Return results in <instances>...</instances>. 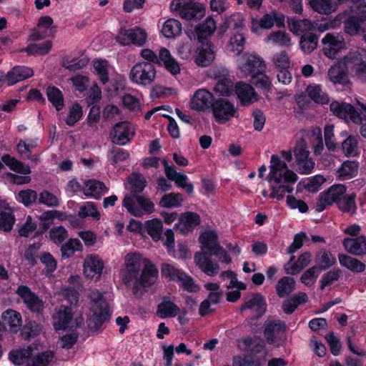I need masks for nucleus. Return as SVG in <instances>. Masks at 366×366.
<instances>
[{
    "label": "nucleus",
    "instance_id": "nucleus-1",
    "mask_svg": "<svg viewBox=\"0 0 366 366\" xmlns=\"http://www.w3.org/2000/svg\"><path fill=\"white\" fill-rule=\"evenodd\" d=\"M269 169L267 181L271 191L269 197L280 201L286 194L293 192V184L297 182L298 177L285 161L275 154L271 156Z\"/></svg>",
    "mask_w": 366,
    "mask_h": 366
},
{
    "label": "nucleus",
    "instance_id": "nucleus-2",
    "mask_svg": "<svg viewBox=\"0 0 366 366\" xmlns=\"http://www.w3.org/2000/svg\"><path fill=\"white\" fill-rule=\"evenodd\" d=\"M199 241L201 244V252L195 254L194 262L206 274L214 276L219 272L220 267L219 264L213 262L209 255L220 247L217 234L212 230L204 231L200 234Z\"/></svg>",
    "mask_w": 366,
    "mask_h": 366
},
{
    "label": "nucleus",
    "instance_id": "nucleus-3",
    "mask_svg": "<svg viewBox=\"0 0 366 366\" xmlns=\"http://www.w3.org/2000/svg\"><path fill=\"white\" fill-rule=\"evenodd\" d=\"M62 297V305L53 316V325L55 330L73 329L79 325V322L73 318L71 306L76 305L79 300V293L74 288H66L59 294Z\"/></svg>",
    "mask_w": 366,
    "mask_h": 366
},
{
    "label": "nucleus",
    "instance_id": "nucleus-4",
    "mask_svg": "<svg viewBox=\"0 0 366 366\" xmlns=\"http://www.w3.org/2000/svg\"><path fill=\"white\" fill-rule=\"evenodd\" d=\"M87 297L89 300L88 326L92 330H97L103 322L109 320L111 315L109 305L105 300L104 294L97 289L90 290Z\"/></svg>",
    "mask_w": 366,
    "mask_h": 366
},
{
    "label": "nucleus",
    "instance_id": "nucleus-5",
    "mask_svg": "<svg viewBox=\"0 0 366 366\" xmlns=\"http://www.w3.org/2000/svg\"><path fill=\"white\" fill-rule=\"evenodd\" d=\"M237 73L240 77H255L262 71H265L264 60L256 53L246 52L236 60Z\"/></svg>",
    "mask_w": 366,
    "mask_h": 366
},
{
    "label": "nucleus",
    "instance_id": "nucleus-6",
    "mask_svg": "<svg viewBox=\"0 0 366 366\" xmlns=\"http://www.w3.org/2000/svg\"><path fill=\"white\" fill-rule=\"evenodd\" d=\"M150 262L138 252H130L125 255L124 264L120 269V277L126 285L132 282L139 276L144 265Z\"/></svg>",
    "mask_w": 366,
    "mask_h": 366
},
{
    "label": "nucleus",
    "instance_id": "nucleus-7",
    "mask_svg": "<svg viewBox=\"0 0 366 366\" xmlns=\"http://www.w3.org/2000/svg\"><path fill=\"white\" fill-rule=\"evenodd\" d=\"M129 78L133 84L145 87L150 86L157 78L156 67L152 63L139 61L131 68Z\"/></svg>",
    "mask_w": 366,
    "mask_h": 366
},
{
    "label": "nucleus",
    "instance_id": "nucleus-8",
    "mask_svg": "<svg viewBox=\"0 0 366 366\" xmlns=\"http://www.w3.org/2000/svg\"><path fill=\"white\" fill-rule=\"evenodd\" d=\"M169 9L172 12L176 13L186 20L201 17L204 13L202 4L194 0H172L169 4Z\"/></svg>",
    "mask_w": 366,
    "mask_h": 366
},
{
    "label": "nucleus",
    "instance_id": "nucleus-9",
    "mask_svg": "<svg viewBox=\"0 0 366 366\" xmlns=\"http://www.w3.org/2000/svg\"><path fill=\"white\" fill-rule=\"evenodd\" d=\"M122 206L134 217L151 214L154 210V204L151 199L139 195H125L122 201Z\"/></svg>",
    "mask_w": 366,
    "mask_h": 366
},
{
    "label": "nucleus",
    "instance_id": "nucleus-10",
    "mask_svg": "<svg viewBox=\"0 0 366 366\" xmlns=\"http://www.w3.org/2000/svg\"><path fill=\"white\" fill-rule=\"evenodd\" d=\"M295 156L294 167L300 174H309L315 168V161L310 157L306 142L300 139L297 142L293 149Z\"/></svg>",
    "mask_w": 366,
    "mask_h": 366
},
{
    "label": "nucleus",
    "instance_id": "nucleus-11",
    "mask_svg": "<svg viewBox=\"0 0 366 366\" xmlns=\"http://www.w3.org/2000/svg\"><path fill=\"white\" fill-rule=\"evenodd\" d=\"M159 272L155 266L151 262L144 265L142 269L141 274L134 280L132 284V291L135 295H142L143 292L147 288L153 286L157 282Z\"/></svg>",
    "mask_w": 366,
    "mask_h": 366
},
{
    "label": "nucleus",
    "instance_id": "nucleus-12",
    "mask_svg": "<svg viewBox=\"0 0 366 366\" xmlns=\"http://www.w3.org/2000/svg\"><path fill=\"white\" fill-rule=\"evenodd\" d=\"M148 38L145 29L139 26L125 29L121 28L117 34L116 41L123 46L134 44L137 46H144Z\"/></svg>",
    "mask_w": 366,
    "mask_h": 366
},
{
    "label": "nucleus",
    "instance_id": "nucleus-13",
    "mask_svg": "<svg viewBox=\"0 0 366 366\" xmlns=\"http://www.w3.org/2000/svg\"><path fill=\"white\" fill-rule=\"evenodd\" d=\"M323 54L330 59H335L347 49L344 37L339 34L327 33L321 40Z\"/></svg>",
    "mask_w": 366,
    "mask_h": 366
},
{
    "label": "nucleus",
    "instance_id": "nucleus-14",
    "mask_svg": "<svg viewBox=\"0 0 366 366\" xmlns=\"http://www.w3.org/2000/svg\"><path fill=\"white\" fill-rule=\"evenodd\" d=\"M212 111L214 120L219 124H225L238 116L234 104L225 99H215Z\"/></svg>",
    "mask_w": 366,
    "mask_h": 366
},
{
    "label": "nucleus",
    "instance_id": "nucleus-15",
    "mask_svg": "<svg viewBox=\"0 0 366 366\" xmlns=\"http://www.w3.org/2000/svg\"><path fill=\"white\" fill-rule=\"evenodd\" d=\"M135 134V127L129 122L117 123L110 132V138L113 143L125 145L129 142Z\"/></svg>",
    "mask_w": 366,
    "mask_h": 366
},
{
    "label": "nucleus",
    "instance_id": "nucleus-16",
    "mask_svg": "<svg viewBox=\"0 0 366 366\" xmlns=\"http://www.w3.org/2000/svg\"><path fill=\"white\" fill-rule=\"evenodd\" d=\"M104 262L102 257L96 254L86 256L83 262V274L86 278L99 280L103 273Z\"/></svg>",
    "mask_w": 366,
    "mask_h": 366
},
{
    "label": "nucleus",
    "instance_id": "nucleus-17",
    "mask_svg": "<svg viewBox=\"0 0 366 366\" xmlns=\"http://www.w3.org/2000/svg\"><path fill=\"white\" fill-rule=\"evenodd\" d=\"M346 192L344 184H335L330 187L325 192L321 194L315 206L317 212L323 211L327 206L335 202H339Z\"/></svg>",
    "mask_w": 366,
    "mask_h": 366
},
{
    "label": "nucleus",
    "instance_id": "nucleus-18",
    "mask_svg": "<svg viewBox=\"0 0 366 366\" xmlns=\"http://www.w3.org/2000/svg\"><path fill=\"white\" fill-rule=\"evenodd\" d=\"M214 95L205 89H197L189 102V108L197 112H207L212 109L214 102Z\"/></svg>",
    "mask_w": 366,
    "mask_h": 366
},
{
    "label": "nucleus",
    "instance_id": "nucleus-19",
    "mask_svg": "<svg viewBox=\"0 0 366 366\" xmlns=\"http://www.w3.org/2000/svg\"><path fill=\"white\" fill-rule=\"evenodd\" d=\"M16 293L21 298L26 307L32 312L39 314L44 309V302L27 286L20 285Z\"/></svg>",
    "mask_w": 366,
    "mask_h": 366
},
{
    "label": "nucleus",
    "instance_id": "nucleus-20",
    "mask_svg": "<svg viewBox=\"0 0 366 366\" xmlns=\"http://www.w3.org/2000/svg\"><path fill=\"white\" fill-rule=\"evenodd\" d=\"M274 24L279 28L283 27L285 26V16L273 10L270 13L264 14L259 21L253 19L251 30L254 33H257L259 28L270 29Z\"/></svg>",
    "mask_w": 366,
    "mask_h": 366
},
{
    "label": "nucleus",
    "instance_id": "nucleus-21",
    "mask_svg": "<svg viewBox=\"0 0 366 366\" xmlns=\"http://www.w3.org/2000/svg\"><path fill=\"white\" fill-rule=\"evenodd\" d=\"M330 107V111L335 116L341 119H350L355 124H360L362 122L361 116L350 104L334 101L331 102Z\"/></svg>",
    "mask_w": 366,
    "mask_h": 366
},
{
    "label": "nucleus",
    "instance_id": "nucleus-22",
    "mask_svg": "<svg viewBox=\"0 0 366 366\" xmlns=\"http://www.w3.org/2000/svg\"><path fill=\"white\" fill-rule=\"evenodd\" d=\"M162 162L167 179L174 182L178 187L184 189L188 194H192L194 186L191 182H187V176L184 173L177 172L175 167L169 165L165 159H162Z\"/></svg>",
    "mask_w": 366,
    "mask_h": 366
},
{
    "label": "nucleus",
    "instance_id": "nucleus-23",
    "mask_svg": "<svg viewBox=\"0 0 366 366\" xmlns=\"http://www.w3.org/2000/svg\"><path fill=\"white\" fill-rule=\"evenodd\" d=\"M21 325V317L20 313L12 310H6L2 314L0 320V338H2L4 332L16 331Z\"/></svg>",
    "mask_w": 366,
    "mask_h": 366
},
{
    "label": "nucleus",
    "instance_id": "nucleus-24",
    "mask_svg": "<svg viewBox=\"0 0 366 366\" xmlns=\"http://www.w3.org/2000/svg\"><path fill=\"white\" fill-rule=\"evenodd\" d=\"M267 305L264 297L259 293L252 294L247 296L240 310H246L251 311L255 316L259 317L266 311Z\"/></svg>",
    "mask_w": 366,
    "mask_h": 366
},
{
    "label": "nucleus",
    "instance_id": "nucleus-25",
    "mask_svg": "<svg viewBox=\"0 0 366 366\" xmlns=\"http://www.w3.org/2000/svg\"><path fill=\"white\" fill-rule=\"evenodd\" d=\"M234 93L242 106H249L257 101V95L249 84L239 81L234 85Z\"/></svg>",
    "mask_w": 366,
    "mask_h": 366
},
{
    "label": "nucleus",
    "instance_id": "nucleus-26",
    "mask_svg": "<svg viewBox=\"0 0 366 366\" xmlns=\"http://www.w3.org/2000/svg\"><path fill=\"white\" fill-rule=\"evenodd\" d=\"M201 222L199 215L195 212H186L182 213L178 223L174 226L177 231L182 234H187L192 232Z\"/></svg>",
    "mask_w": 366,
    "mask_h": 366
},
{
    "label": "nucleus",
    "instance_id": "nucleus-27",
    "mask_svg": "<svg viewBox=\"0 0 366 366\" xmlns=\"http://www.w3.org/2000/svg\"><path fill=\"white\" fill-rule=\"evenodd\" d=\"M214 46L209 41L202 43L194 55V61L198 66H207L214 59Z\"/></svg>",
    "mask_w": 366,
    "mask_h": 366
},
{
    "label": "nucleus",
    "instance_id": "nucleus-28",
    "mask_svg": "<svg viewBox=\"0 0 366 366\" xmlns=\"http://www.w3.org/2000/svg\"><path fill=\"white\" fill-rule=\"evenodd\" d=\"M33 75L34 71L31 68L25 66H16L8 71L6 75L4 74V80L9 86H11Z\"/></svg>",
    "mask_w": 366,
    "mask_h": 366
},
{
    "label": "nucleus",
    "instance_id": "nucleus-29",
    "mask_svg": "<svg viewBox=\"0 0 366 366\" xmlns=\"http://www.w3.org/2000/svg\"><path fill=\"white\" fill-rule=\"evenodd\" d=\"M54 32L53 19L45 16L39 19L35 30L30 36L31 40H39L51 36Z\"/></svg>",
    "mask_w": 366,
    "mask_h": 366
},
{
    "label": "nucleus",
    "instance_id": "nucleus-30",
    "mask_svg": "<svg viewBox=\"0 0 366 366\" xmlns=\"http://www.w3.org/2000/svg\"><path fill=\"white\" fill-rule=\"evenodd\" d=\"M348 69L342 64H340L338 59L337 64L329 69L327 72L328 78L335 84H338L346 86L350 83Z\"/></svg>",
    "mask_w": 366,
    "mask_h": 366
},
{
    "label": "nucleus",
    "instance_id": "nucleus-31",
    "mask_svg": "<svg viewBox=\"0 0 366 366\" xmlns=\"http://www.w3.org/2000/svg\"><path fill=\"white\" fill-rule=\"evenodd\" d=\"M159 64H163L166 70L172 75L180 73L179 64L172 56L170 51L164 47L161 48L159 51Z\"/></svg>",
    "mask_w": 366,
    "mask_h": 366
},
{
    "label": "nucleus",
    "instance_id": "nucleus-32",
    "mask_svg": "<svg viewBox=\"0 0 366 366\" xmlns=\"http://www.w3.org/2000/svg\"><path fill=\"white\" fill-rule=\"evenodd\" d=\"M294 257L285 265V270L287 274L295 275L300 272L304 268L308 266L312 260V255L310 252L302 254L298 259L293 262Z\"/></svg>",
    "mask_w": 366,
    "mask_h": 366
},
{
    "label": "nucleus",
    "instance_id": "nucleus-33",
    "mask_svg": "<svg viewBox=\"0 0 366 366\" xmlns=\"http://www.w3.org/2000/svg\"><path fill=\"white\" fill-rule=\"evenodd\" d=\"M345 249L354 255L366 254V237L363 236L357 238H345L343 241Z\"/></svg>",
    "mask_w": 366,
    "mask_h": 366
},
{
    "label": "nucleus",
    "instance_id": "nucleus-34",
    "mask_svg": "<svg viewBox=\"0 0 366 366\" xmlns=\"http://www.w3.org/2000/svg\"><path fill=\"white\" fill-rule=\"evenodd\" d=\"M108 188L105 184L96 179H89L84 182V194L91 198L99 199L106 194Z\"/></svg>",
    "mask_w": 366,
    "mask_h": 366
},
{
    "label": "nucleus",
    "instance_id": "nucleus-35",
    "mask_svg": "<svg viewBox=\"0 0 366 366\" xmlns=\"http://www.w3.org/2000/svg\"><path fill=\"white\" fill-rule=\"evenodd\" d=\"M92 66L94 72L97 75L100 81L103 84H107L109 80V76L114 70L108 61L102 59H97L93 60Z\"/></svg>",
    "mask_w": 366,
    "mask_h": 366
},
{
    "label": "nucleus",
    "instance_id": "nucleus-36",
    "mask_svg": "<svg viewBox=\"0 0 366 366\" xmlns=\"http://www.w3.org/2000/svg\"><path fill=\"white\" fill-rule=\"evenodd\" d=\"M285 326L280 321L267 322L264 327V336L268 342H274L280 339L285 332Z\"/></svg>",
    "mask_w": 366,
    "mask_h": 366
},
{
    "label": "nucleus",
    "instance_id": "nucleus-37",
    "mask_svg": "<svg viewBox=\"0 0 366 366\" xmlns=\"http://www.w3.org/2000/svg\"><path fill=\"white\" fill-rule=\"evenodd\" d=\"M359 164L355 161H345L337 170L338 179L344 181L350 179L357 174Z\"/></svg>",
    "mask_w": 366,
    "mask_h": 366
},
{
    "label": "nucleus",
    "instance_id": "nucleus-38",
    "mask_svg": "<svg viewBox=\"0 0 366 366\" xmlns=\"http://www.w3.org/2000/svg\"><path fill=\"white\" fill-rule=\"evenodd\" d=\"M182 26L181 22L175 19L170 18L162 24L161 32L167 39H173L182 34Z\"/></svg>",
    "mask_w": 366,
    "mask_h": 366
},
{
    "label": "nucleus",
    "instance_id": "nucleus-39",
    "mask_svg": "<svg viewBox=\"0 0 366 366\" xmlns=\"http://www.w3.org/2000/svg\"><path fill=\"white\" fill-rule=\"evenodd\" d=\"M287 24L289 29L295 34H310L313 30L314 25L308 19L298 20L295 18H288Z\"/></svg>",
    "mask_w": 366,
    "mask_h": 366
},
{
    "label": "nucleus",
    "instance_id": "nucleus-40",
    "mask_svg": "<svg viewBox=\"0 0 366 366\" xmlns=\"http://www.w3.org/2000/svg\"><path fill=\"white\" fill-rule=\"evenodd\" d=\"M216 27V21L212 17H207L204 22L197 25L195 31L199 41L202 43L204 39L212 36Z\"/></svg>",
    "mask_w": 366,
    "mask_h": 366
},
{
    "label": "nucleus",
    "instance_id": "nucleus-41",
    "mask_svg": "<svg viewBox=\"0 0 366 366\" xmlns=\"http://www.w3.org/2000/svg\"><path fill=\"white\" fill-rule=\"evenodd\" d=\"M32 350L31 347H27L23 350H16L9 352V358L11 362L16 365L28 366L31 364V356Z\"/></svg>",
    "mask_w": 366,
    "mask_h": 366
},
{
    "label": "nucleus",
    "instance_id": "nucleus-42",
    "mask_svg": "<svg viewBox=\"0 0 366 366\" xmlns=\"http://www.w3.org/2000/svg\"><path fill=\"white\" fill-rule=\"evenodd\" d=\"M179 311V307L167 298H164L157 307V314L162 318L174 317Z\"/></svg>",
    "mask_w": 366,
    "mask_h": 366
},
{
    "label": "nucleus",
    "instance_id": "nucleus-43",
    "mask_svg": "<svg viewBox=\"0 0 366 366\" xmlns=\"http://www.w3.org/2000/svg\"><path fill=\"white\" fill-rule=\"evenodd\" d=\"M265 43L272 44L280 47H288L291 46V39L284 31H276L271 32L264 39Z\"/></svg>",
    "mask_w": 366,
    "mask_h": 366
},
{
    "label": "nucleus",
    "instance_id": "nucleus-44",
    "mask_svg": "<svg viewBox=\"0 0 366 366\" xmlns=\"http://www.w3.org/2000/svg\"><path fill=\"white\" fill-rule=\"evenodd\" d=\"M89 63V59L84 54L77 56H66L62 60V66L66 69L76 71L85 67Z\"/></svg>",
    "mask_w": 366,
    "mask_h": 366
},
{
    "label": "nucleus",
    "instance_id": "nucleus-45",
    "mask_svg": "<svg viewBox=\"0 0 366 366\" xmlns=\"http://www.w3.org/2000/svg\"><path fill=\"white\" fill-rule=\"evenodd\" d=\"M338 259L340 264L342 267H346L353 272H362L365 269V264L354 257L345 254H340Z\"/></svg>",
    "mask_w": 366,
    "mask_h": 366
},
{
    "label": "nucleus",
    "instance_id": "nucleus-46",
    "mask_svg": "<svg viewBox=\"0 0 366 366\" xmlns=\"http://www.w3.org/2000/svg\"><path fill=\"white\" fill-rule=\"evenodd\" d=\"M146 187V179L142 174L133 173L131 174L127 182L125 187L133 193H139L143 191Z\"/></svg>",
    "mask_w": 366,
    "mask_h": 366
},
{
    "label": "nucleus",
    "instance_id": "nucleus-47",
    "mask_svg": "<svg viewBox=\"0 0 366 366\" xmlns=\"http://www.w3.org/2000/svg\"><path fill=\"white\" fill-rule=\"evenodd\" d=\"M306 93L308 97L317 104H325L330 101L329 97L320 85L310 84L307 87Z\"/></svg>",
    "mask_w": 366,
    "mask_h": 366
},
{
    "label": "nucleus",
    "instance_id": "nucleus-48",
    "mask_svg": "<svg viewBox=\"0 0 366 366\" xmlns=\"http://www.w3.org/2000/svg\"><path fill=\"white\" fill-rule=\"evenodd\" d=\"M46 94L49 102L55 107L56 111H60L64 107V99L61 91L55 86H48Z\"/></svg>",
    "mask_w": 366,
    "mask_h": 366
},
{
    "label": "nucleus",
    "instance_id": "nucleus-49",
    "mask_svg": "<svg viewBox=\"0 0 366 366\" xmlns=\"http://www.w3.org/2000/svg\"><path fill=\"white\" fill-rule=\"evenodd\" d=\"M296 282L292 277H283L276 285L277 294L280 297H284L295 289Z\"/></svg>",
    "mask_w": 366,
    "mask_h": 366
},
{
    "label": "nucleus",
    "instance_id": "nucleus-50",
    "mask_svg": "<svg viewBox=\"0 0 366 366\" xmlns=\"http://www.w3.org/2000/svg\"><path fill=\"white\" fill-rule=\"evenodd\" d=\"M315 262L319 264L317 267L321 272L333 266L336 263V258L330 252L322 249L316 254Z\"/></svg>",
    "mask_w": 366,
    "mask_h": 366
},
{
    "label": "nucleus",
    "instance_id": "nucleus-51",
    "mask_svg": "<svg viewBox=\"0 0 366 366\" xmlns=\"http://www.w3.org/2000/svg\"><path fill=\"white\" fill-rule=\"evenodd\" d=\"M184 202L182 194L171 192L164 194L159 201V206L163 208L179 207Z\"/></svg>",
    "mask_w": 366,
    "mask_h": 366
},
{
    "label": "nucleus",
    "instance_id": "nucleus-52",
    "mask_svg": "<svg viewBox=\"0 0 366 366\" xmlns=\"http://www.w3.org/2000/svg\"><path fill=\"white\" fill-rule=\"evenodd\" d=\"M245 37L239 32L234 34L227 44L228 49L235 55L239 56L244 49Z\"/></svg>",
    "mask_w": 366,
    "mask_h": 366
},
{
    "label": "nucleus",
    "instance_id": "nucleus-53",
    "mask_svg": "<svg viewBox=\"0 0 366 366\" xmlns=\"http://www.w3.org/2000/svg\"><path fill=\"white\" fill-rule=\"evenodd\" d=\"M83 246L81 242L76 238H71L67 242L62 244L61 247V256L63 258L71 257L76 252H81Z\"/></svg>",
    "mask_w": 366,
    "mask_h": 366
},
{
    "label": "nucleus",
    "instance_id": "nucleus-54",
    "mask_svg": "<svg viewBox=\"0 0 366 366\" xmlns=\"http://www.w3.org/2000/svg\"><path fill=\"white\" fill-rule=\"evenodd\" d=\"M78 215L81 218L92 217L96 220H99L101 217V214L95 203L92 202H86L82 204L79 208Z\"/></svg>",
    "mask_w": 366,
    "mask_h": 366
},
{
    "label": "nucleus",
    "instance_id": "nucleus-55",
    "mask_svg": "<svg viewBox=\"0 0 366 366\" xmlns=\"http://www.w3.org/2000/svg\"><path fill=\"white\" fill-rule=\"evenodd\" d=\"M317 36L312 33L302 34L300 45L305 54H310L313 51L317 46Z\"/></svg>",
    "mask_w": 366,
    "mask_h": 366
},
{
    "label": "nucleus",
    "instance_id": "nucleus-56",
    "mask_svg": "<svg viewBox=\"0 0 366 366\" xmlns=\"http://www.w3.org/2000/svg\"><path fill=\"white\" fill-rule=\"evenodd\" d=\"M214 89L219 96L229 97L234 92V86L230 79L224 78L217 82Z\"/></svg>",
    "mask_w": 366,
    "mask_h": 366
},
{
    "label": "nucleus",
    "instance_id": "nucleus-57",
    "mask_svg": "<svg viewBox=\"0 0 366 366\" xmlns=\"http://www.w3.org/2000/svg\"><path fill=\"white\" fill-rule=\"evenodd\" d=\"M145 226L148 234L154 241L160 239L163 224L161 220L152 219L145 222Z\"/></svg>",
    "mask_w": 366,
    "mask_h": 366
},
{
    "label": "nucleus",
    "instance_id": "nucleus-58",
    "mask_svg": "<svg viewBox=\"0 0 366 366\" xmlns=\"http://www.w3.org/2000/svg\"><path fill=\"white\" fill-rule=\"evenodd\" d=\"M359 137L349 136L342 144L343 153L346 156H356L359 153Z\"/></svg>",
    "mask_w": 366,
    "mask_h": 366
},
{
    "label": "nucleus",
    "instance_id": "nucleus-59",
    "mask_svg": "<svg viewBox=\"0 0 366 366\" xmlns=\"http://www.w3.org/2000/svg\"><path fill=\"white\" fill-rule=\"evenodd\" d=\"M162 275L164 277L169 278L172 281L178 282L184 272L178 269L174 265L169 263H164L161 267Z\"/></svg>",
    "mask_w": 366,
    "mask_h": 366
},
{
    "label": "nucleus",
    "instance_id": "nucleus-60",
    "mask_svg": "<svg viewBox=\"0 0 366 366\" xmlns=\"http://www.w3.org/2000/svg\"><path fill=\"white\" fill-rule=\"evenodd\" d=\"M3 161L11 169L16 172L24 174H29L31 173L29 166L24 164L13 157L6 155L3 157Z\"/></svg>",
    "mask_w": 366,
    "mask_h": 366
},
{
    "label": "nucleus",
    "instance_id": "nucleus-61",
    "mask_svg": "<svg viewBox=\"0 0 366 366\" xmlns=\"http://www.w3.org/2000/svg\"><path fill=\"white\" fill-rule=\"evenodd\" d=\"M320 272V268L319 267L313 266L303 272L300 277V281L307 287H312L316 282Z\"/></svg>",
    "mask_w": 366,
    "mask_h": 366
},
{
    "label": "nucleus",
    "instance_id": "nucleus-62",
    "mask_svg": "<svg viewBox=\"0 0 366 366\" xmlns=\"http://www.w3.org/2000/svg\"><path fill=\"white\" fill-rule=\"evenodd\" d=\"M37 140L34 139H20L17 144L16 149L21 156H25L27 159L30 158L31 150L36 147Z\"/></svg>",
    "mask_w": 366,
    "mask_h": 366
},
{
    "label": "nucleus",
    "instance_id": "nucleus-63",
    "mask_svg": "<svg viewBox=\"0 0 366 366\" xmlns=\"http://www.w3.org/2000/svg\"><path fill=\"white\" fill-rule=\"evenodd\" d=\"M54 360V352L48 350L39 353L31 359L28 366H48Z\"/></svg>",
    "mask_w": 366,
    "mask_h": 366
},
{
    "label": "nucleus",
    "instance_id": "nucleus-64",
    "mask_svg": "<svg viewBox=\"0 0 366 366\" xmlns=\"http://www.w3.org/2000/svg\"><path fill=\"white\" fill-rule=\"evenodd\" d=\"M261 365L259 359L254 355L237 356L234 359V366H260Z\"/></svg>",
    "mask_w": 366,
    "mask_h": 366
}]
</instances>
